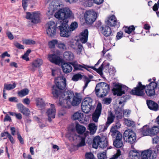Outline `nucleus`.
I'll return each instance as SVG.
<instances>
[{
  "instance_id": "obj_1",
  "label": "nucleus",
  "mask_w": 159,
  "mask_h": 159,
  "mask_svg": "<svg viewBox=\"0 0 159 159\" xmlns=\"http://www.w3.org/2000/svg\"><path fill=\"white\" fill-rule=\"evenodd\" d=\"M60 107L64 108H69L71 105L76 106L81 102V99L79 98L78 94L76 93L74 95L73 93L67 89V85L65 77L60 76Z\"/></svg>"
},
{
  "instance_id": "obj_2",
  "label": "nucleus",
  "mask_w": 159,
  "mask_h": 159,
  "mask_svg": "<svg viewBox=\"0 0 159 159\" xmlns=\"http://www.w3.org/2000/svg\"><path fill=\"white\" fill-rule=\"evenodd\" d=\"M72 14L71 10L69 8L64 7L60 8V36L68 35V19Z\"/></svg>"
},
{
  "instance_id": "obj_3",
  "label": "nucleus",
  "mask_w": 159,
  "mask_h": 159,
  "mask_svg": "<svg viewBox=\"0 0 159 159\" xmlns=\"http://www.w3.org/2000/svg\"><path fill=\"white\" fill-rule=\"evenodd\" d=\"M110 89V86L105 82L98 83L95 88V93L99 98H102L107 95Z\"/></svg>"
},
{
  "instance_id": "obj_4",
  "label": "nucleus",
  "mask_w": 159,
  "mask_h": 159,
  "mask_svg": "<svg viewBox=\"0 0 159 159\" xmlns=\"http://www.w3.org/2000/svg\"><path fill=\"white\" fill-rule=\"evenodd\" d=\"M70 64L73 67L74 70H82L83 68H84L87 70H88L89 68H91L95 70L99 74L101 75H103L102 70L103 68V65L102 64L101 66L99 67L97 69L95 68L94 67L89 66L84 64L82 65L79 64L77 61H73L70 62Z\"/></svg>"
},
{
  "instance_id": "obj_5",
  "label": "nucleus",
  "mask_w": 159,
  "mask_h": 159,
  "mask_svg": "<svg viewBox=\"0 0 159 159\" xmlns=\"http://www.w3.org/2000/svg\"><path fill=\"white\" fill-rule=\"evenodd\" d=\"M108 144V142L106 136L101 135V137L97 136L94 138L92 146L96 149L97 148L98 146L101 148H104L107 147Z\"/></svg>"
},
{
  "instance_id": "obj_6",
  "label": "nucleus",
  "mask_w": 159,
  "mask_h": 159,
  "mask_svg": "<svg viewBox=\"0 0 159 159\" xmlns=\"http://www.w3.org/2000/svg\"><path fill=\"white\" fill-rule=\"evenodd\" d=\"M93 99L90 97L84 98L81 103V109L85 113H88L91 109L94 108Z\"/></svg>"
},
{
  "instance_id": "obj_7",
  "label": "nucleus",
  "mask_w": 159,
  "mask_h": 159,
  "mask_svg": "<svg viewBox=\"0 0 159 159\" xmlns=\"http://www.w3.org/2000/svg\"><path fill=\"white\" fill-rule=\"evenodd\" d=\"M97 16V13L93 10L86 11L84 15L85 22L89 25L92 24L95 21Z\"/></svg>"
},
{
  "instance_id": "obj_8",
  "label": "nucleus",
  "mask_w": 159,
  "mask_h": 159,
  "mask_svg": "<svg viewBox=\"0 0 159 159\" xmlns=\"http://www.w3.org/2000/svg\"><path fill=\"white\" fill-rule=\"evenodd\" d=\"M89 133V132H86L84 134V137L81 135L78 136L75 134L73 133L69 137V139L71 141H76V140H79L80 142L77 144V147H82L85 145V137L88 135Z\"/></svg>"
},
{
  "instance_id": "obj_9",
  "label": "nucleus",
  "mask_w": 159,
  "mask_h": 159,
  "mask_svg": "<svg viewBox=\"0 0 159 159\" xmlns=\"http://www.w3.org/2000/svg\"><path fill=\"white\" fill-rule=\"evenodd\" d=\"M40 13L38 11L27 12L25 18L28 20H31V23L36 24L40 22Z\"/></svg>"
},
{
  "instance_id": "obj_10",
  "label": "nucleus",
  "mask_w": 159,
  "mask_h": 159,
  "mask_svg": "<svg viewBox=\"0 0 159 159\" xmlns=\"http://www.w3.org/2000/svg\"><path fill=\"white\" fill-rule=\"evenodd\" d=\"M47 25L48 27L46 30L47 34L51 37H54L56 34L57 29V24L54 21L48 22Z\"/></svg>"
},
{
  "instance_id": "obj_11",
  "label": "nucleus",
  "mask_w": 159,
  "mask_h": 159,
  "mask_svg": "<svg viewBox=\"0 0 159 159\" xmlns=\"http://www.w3.org/2000/svg\"><path fill=\"white\" fill-rule=\"evenodd\" d=\"M157 84L155 82H151L149 85L144 86V89L147 95L150 97L155 95V89L158 87Z\"/></svg>"
},
{
  "instance_id": "obj_12",
  "label": "nucleus",
  "mask_w": 159,
  "mask_h": 159,
  "mask_svg": "<svg viewBox=\"0 0 159 159\" xmlns=\"http://www.w3.org/2000/svg\"><path fill=\"white\" fill-rule=\"evenodd\" d=\"M144 85H143L141 82H139L136 87L134 88L130 92V93L137 96H143L144 94Z\"/></svg>"
},
{
  "instance_id": "obj_13",
  "label": "nucleus",
  "mask_w": 159,
  "mask_h": 159,
  "mask_svg": "<svg viewBox=\"0 0 159 159\" xmlns=\"http://www.w3.org/2000/svg\"><path fill=\"white\" fill-rule=\"evenodd\" d=\"M124 137L127 139V141L130 144L134 143L136 141V134L132 131L128 129L126 130L124 133Z\"/></svg>"
},
{
  "instance_id": "obj_14",
  "label": "nucleus",
  "mask_w": 159,
  "mask_h": 159,
  "mask_svg": "<svg viewBox=\"0 0 159 159\" xmlns=\"http://www.w3.org/2000/svg\"><path fill=\"white\" fill-rule=\"evenodd\" d=\"M60 76H58L55 78L54 82L55 85L52 86V93L54 97L55 98H57L60 95V81L59 78Z\"/></svg>"
},
{
  "instance_id": "obj_15",
  "label": "nucleus",
  "mask_w": 159,
  "mask_h": 159,
  "mask_svg": "<svg viewBox=\"0 0 159 159\" xmlns=\"http://www.w3.org/2000/svg\"><path fill=\"white\" fill-rule=\"evenodd\" d=\"M83 78L85 82V85L83 87V89L84 90L87 87L90 81L89 79L87 77L80 73H77L73 76L72 80L74 81H77L79 80H81Z\"/></svg>"
},
{
  "instance_id": "obj_16",
  "label": "nucleus",
  "mask_w": 159,
  "mask_h": 159,
  "mask_svg": "<svg viewBox=\"0 0 159 159\" xmlns=\"http://www.w3.org/2000/svg\"><path fill=\"white\" fill-rule=\"evenodd\" d=\"M157 152L153 148H150L149 149L145 150L141 153V159H148V157H150L151 156L152 157H155L154 154H156Z\"/></svg>"
},
{
  "instance_id": "obj_17",
  "label": "nucleus",
  "mask_w": 159,
  "mask_h": 159,
  "mask_svg": "<svg viewBox=\"0 0 159 159\" xmlns=\"http://www.w3.org/2000/svg\"><path fill=\"white\" fill-rule=\"evenodd\" d=\"M102 110V104L100 103H98L96 109L92 115V119L95 122H97L100 116Z\"/></svg>"
},
{
  "instance_id": "obj_18",
  "label": "nucleus",
  "mask_w": 159,
  "mask_h": 159,
  "mask_svg": "<svg viewBox=\"0 0 159 159\" xmlns=\"http://www.w3.org/2000/svg\"><path fill=\"white\" fill-rule=\"evenodd\" d=\"M115 118V116L114 115L111 111H110L107 116L106 125H102L100 126L102 128H104L102 131H104L107 129L108 127L113 122Z\"/></svg>"
},
{
  "instance_id": "obj_19",
  "label": "nucleus",
  "mask_w": 159,
  "mask_h": 159,
  "mask_svg": "<svg viewBox=\"0 0 159 159\" xmlns=\"http://www.w3.org/2000/svg\"><path fill=\"white\" fill-rule=\"evenodd\" d=\"M17 107L19 111L25 116H29L30 114V111L27 108L21 103L17 104Z\"/></svg>"
},
{
  "instance_id": "obj_20",
  "label": "nucleus",
  "mask_w": 159,
  "mask_h": 159,
  "mask_svg": "<svg viewBox=\"0 0 159 159\" xmlns=\"http://www.w3.org/2000/svg\"><path fill=\"white\" fill-rule=\"evenodd\" d=\"M129 89V88L125 85H121L119 88L113 89L114 93L115 95L117 94L118 96H121L122 94H125V92L128 91Z\"/></svg>"
},
{
  "instance_id": "obj_21",
  "label": "nucleus",
  "mask_w": 159,
  "mask_h": 159,
  "mask_svg": "<svg viewBox=\"0 0 159 159\" xmlns=\"http://www.w3.org/2000/svg\"><path fill=\"white\" fill-rule=\"evenodd\" d=\"M105 22L107 24L111 26H119V23L117 22L116 17L114 15L109 16L107 20L105 21Z\"/></svg>"
},
{
  "instance_id": "obj_22",
  "label": "nucleus",
  "mask_w": 159,
  "mask_h": 159,
  "mask_svg": "<svg viewBox=\"0 0 159 159\" xmlns=\"http://www.w3.org/2000/svg\"><path fill=\"white\" fill-rule=\"evenodd\" d=\"M51 6H52V7H50L48 12L49 13L51 12L52 14H53L56 10H57V11L55 14L54 16L58 19V20H60V9L57 8V7H60V4L55 5L52 3L50 4V7Z\"/></svg>"
},
{
  "instance_id": "obj_23",
  "label": "nucleus",
  "mask_w": 159,
  "mask_h": 159,
  "mask_svg": "<svg viewBox=\"0 0 159 159\" xmlns=\"http://www.w3.org/2000/svg\"><path fill=\"white\" fill-rule=\"evenodd\" d=\"M43 63V61L42 59L37 58L31 64V70L34 71L37 68L40 66Z\"/></svg>"
},
{
  "instance_id": "obj_24",
  "label": "nucleus",
  "mask_w": 159,
  "mask_h": 159,
  "mask_svg": "<svg viewBox=\"0 0 159 159\" xmlns=\"http://www.w3.org/2000/svg\"><path fill=\"white\" fill-rule=\"evenodd\" d=\"M140 151L136 150L130 151L129 153V158L130 159H139L141 157Z\"/></svg>"
},
{
  "instance_id": "obj_25",
  "label": "nucleus",
  "mask_w": 159,
  "mask_h": 159,
  "mask_svg": "<svg viewBox=\"0 0 159 159\" xmlns=\"http://www.w3.org/2000/svg\"><path fill=\"white\" fill-rule=\"evenodd\" d=\"M122 136L121 134H119L116 136V140L114 141V145L117 148L121 147L123 145Z\"/></svg>"
},
{
  "instance_id": "obj_26",
  "label": "nucleus",
  "mask_w": 159,
  "mask_h": 159,
  "mask_svg": "<svg viewBox=\"0 0 159 159\" xmlns=\"http://www.w3.org/2000/svg\"><path fill=\"white\" fill-rule=\"evenodd\" d=\"M88 31L87 29H85L80 35L79 37L80 42L82 43H86L88 40Z\"/></svg>"
},
{
  "instance_id": "obj_27",
  "label": "nucleus",
  "mask_w": 159,
  "mask_h": 159,
  "mask_svg": "<svg viewBox=\"0 0 159 159\" xmlns=\"http://www.w3.org/2000/svg\"><path fill=\"white\" fill-rule=\"evenodd\" d=\"M48 58L51 62L60 65V56H57L55 54H49Z\"/></svg>"
},
{
  "instance_id": "obj_28",
  "label": "nucleus",
  "mask_w": 159,
  "mask_h": 159,
  "mask_svg": "<svg viewBox=\"0 0 159 159\" xmlns=\"http://www.w3.org/2000/svg\"><path fill=\"white\" fill-rule=\"evenodd\" d=\"M63 72L66 74L70 72L73 69L72 65L70 62L69 63H65L61 66Z\"/></svg>"
},
{
  "instance_id": "obj_29",
  "label": "nucleus",
  "mask_w": 159,
  "mask_h": 159,
  "mask_svg": "<svg viewBox=\"0 0 159 159\" xmlns=\"http://www.w3.org/2000/svg\"><path fill=\"white\" fill-rule=\"evenodd\" d=\"M72 118L75 120H78L81 123L83 122L84 114L78 111L75 112L73 114Z\"/></svg>"
},
{
  "instance_id": "obj_30",
  "label": "nucleus",
  "mask_w": 159,
  "mask_h": 159,
  "mask_svg": "<svg viewBox=\"0 0 159 159\" xmlns=\"http://www.w3.org/2000/svg\"><path fill=\"white\" fill-rule=\"evenodd\" d=\"M147 104L148 108L151 110L157 111L158 110V104L154 101L149 100L147 101Z\"/></svg>"
},
{
  "instance_id": "obj_31",
  "label": "nucleus",
  "mask_w": 159,
  "mask_h": 159,
  "mask_svg": "<svg viewBox=\"0 0 159 159\" xmlns=\"http://www.w3.org/2000/svg\"><path fill=\"white\" fill-rule=\"evenodd\" d=\"M101 31L103 34L106 37L110 36L111 33V28L108 26H105L101 27Z\"/></svg>"
},
{
  "instance_id": "obj_32",
  "label": "nucleus",
  "mask_w": 159,
  "mask_h": 159,
  "mask_svg": "<svg viewBox=\"0 0 159 159\" xmlns=\"http://www.w3.org/2000/svg\"><path fill=\"white\" fill-rule=\"evenodd\" d=\"M64 59L66 61H71L74 58L73 54L70 52H66L63 54Z\"/></svg>"
},
{
  "instance_id": "obj_33",
  "label": "nucleus",
  "mask_w": 159,
  "mask_h": 159,
  "mask_svg": "<svg viewBox=\"0 0 159 159\" xmlns=\"http://www.w3.org/2000/svg\"><path fill=\"white\" fill-rule=\"evenodd\" d=\"M97 129V126L94 123H90L88 125V129L89 133L92 135L94 134Z\"/></svg>"
},
{
  "instance_id": "obj_34",
  "label": "nucleus",
  "mask_w": 159,
  "mask_h": 159,
  "mask_svg": "<svg viewBox=\"0 0 159 159\" xmlns=\"http://www.w3.org/2000/svg\"><path fill=\"white\" fill-rule=\"evenodd\" d=\"M142 134L143 136H150V129L147 125H144L141 129Z\"/></svg>"
},
{
  "instance_id": "obj_35",
  "label": "nucleus",
  "mask_w": 159,
  "mask_h": 159,
  "mask_svg": "<svg viewBox=\"0 0 159 159\" xmlns=\"http://www.w3.org/2000/svg\"><path fill=\"white\" fill-rule=\"evenodd\" d=\"M36 105L37 107L41 109L43 108L46 106V104L42 98H38L36 100Z\"/></svg>"
},
{
  "instance_id": "obj_36",
  "label": "nucleus",
  "mask_w": 159,
  "mask_h": 159,
  "mask_svg": "<svg viewBox=\"0 0 159 159\" xmlns=\"http://www.w3.org/2000/svg\"><path fill=\"white\" fill-rule=\"evenodd\" d=\"M150 136H154L157 134L159 132V126H154L150 129Z\"/></svg>"
},
{
  "instance_id": "obj_37",
  "label": "nucleus",
  "mask_w": 159,
  "mask_h": 159,
  "mask_svg": "<svg viewBox=\"0 0 159 159\" xmlns=\"http://www.w3.org/2000/svg\"><path fill=\"white\" fill-rule=\"evenodd\" d=\"M29 90L28 89H24L18 92V94L21 97H23L28 95L29 93Z\"/></svg>"
},
{
  "instance_id": "obj_38",
  "label": "nucleus",
  "mask_w": 159,
  "mask_h": 159,
  "mask_svg": "<svg viewBox=\"0 0 159 159\" xmlns=\"http://www.w3.org/2000/svg\"><path fill=\"white\" fill-rule=\"evenodd\" d=\"M16 84L15 82L12 84H5L3 89H4L5 91L6 90H10L14 89L16 87Z\"/></svg>"
},
{
  "instance_id": "obj_39",
  "label": "nucleus",
  "mask_w": 159,
  "mask_h": 159,
  "mask_svg": "<svg viewBox=\"0 0 159 159\" xmlns=\"http://www.w3.org/2000/svg\"><path fill=\"white\" fill-rule=\"evenodd\" d=\"M55 109H49L47 110L46 113L48 116L51 117L52 118H54L55 116Z\"/></svg>"
},
{
  "instance_id": "obj_40",
  "label": "nucleus",
  "mask_w": 159,
  "mask_h": 159,
  "mask_svg": "<svg viewBox=\"0 0 159 159\" xmlns=\"http://www.w3.org/2000/svg\"><path fill=\"white\" fill-rule=\"evenodd\" d=\"M76 127L77 133L79 134H83L85 131L86 130L85 127L79 124L76 125Z\"/></svg>"
},
{
  "instance_id": "obj_41",
  "label": "nucleus",
  "mask_w": 159,
  "mask_h": 159,
  "mask_svg": "<svg viewBox=\"0 0 159 159\" xmlns=\"http://www.w3.org/2000/svg\"><path fill=\"white\" fill-rule=\"evenodd\" d=\"M123 111L120 109H117L115 111V113L114 116L116 119L119 120L122 118V116Z\"/></svg>"
},
{
  "instance_id": "obj_42",
  "label": "nucleus",
  "mask_w": 159,
  "mask_h": 159,
  "mask_svg": "<svg viewBox=\"0 0 159 159\" xmlns=\"http://www.w3.org/2000/svg\"><path fill=\"white\" fill-rule=\"evenodd\" d=\"M58 43V41L56 39H53L49 41L48 43V46L50 48H54L56 44Z\"/></svg>"
},
{
  "instance_id": "obj_43",
  "label": "nucleus",
  "mask_w": 159,
  "mask_h": 159,
  "mask_svg": "<svg viewBox=\"0 0 159 159\" xmlns=\"http://www.w3.org/2000/svg\"><path fill=\"white\" fill-rule=\"evenodd\" d=\"M78 26V24L77 22H74L71 23V25L70 26V30H69V28L68 30L69 31V33L68 34V35L67 36H66V37H67L69 36V34L70 33V31H72L75 30L76 28ZM63 37H65V36H63Z\"/></svg>"
},
{
  "instance_id": "obj_44",
  "label": "nucleus",
  "mask_w": 159,
  "mask_h": 159,
  "mask_svg": "<svg viewBox=\"0 0 159 159\" xmlns=\"http://www.w3.org/2000/svg\"><path fill=\"white\" fill-rule=\"evenodd\" d=\"M117 128L113 126L112 127L111 129V132L112 133L111 135L112 136H116L119 134H121L117 130Z\"/></svg>"
},
{
  "instance_id": "obj_45",
  "label": "nucleus",
  "mask_w": 159,
  "mask_h": 159,
  "mask_svg": "<svg viewBox=\"0 0 159 159\" xmlns=\"http://www.w3.org/2000/svg\"><path fill=\"white\" fill-rule=\"evenodd\" d=\"M135 30V28L133 25H131L129 27H126L125 29L126 33L129 34Z\"/></svg>"
},
{
  "instance_id": "obj_46",
  "label": "nucleus",
  "mask_w": 159,
  "mask_h": 159,
  "mask_svg": "<svg viewBox=\"0 0 159 159\" xmlns=\"http://www.w3.org/2000/svg\"><path fill=\"white\" fill-rule=\"evenodd\" d=\"M106 157V151L100 152L97 154V157L98 159H104Z\"/></svg>"
},
{
  "instance_id": "obj_47",
  "label": "nucleus",
  "mask_w": 159,
  "mask_h": 159,
  "mask_svg": "<svg viewBox=\"0 0 159 159\" xmlns=\"http://www.w3.org/2000/svg\"><path fill=\"white\" fill-rule=\"evenodd\" d=\"M125 124L128 126H131L134 125V122L128 119H125Z\"/></svg>"
},
{
  "instance_id": "obj_48",
  "label": "nucleus",
  "mask_w": 159,
  "mask_h": 159,
  "mask_svg": "<svg viewBox=\"0 0 159 159\" xmlns=\"http://www.w3.org/2000/svg\"><path fill=\"white\" fill-rule=\"evenodd\" d=\"M26 45H34L36 43L35 41L30 39H25L24 41Z\"/></svg>"
},
{
  "instance_id": "obj_49",
  "label": "nucleus",
  "mask_w": 159,
  "mask_h": 159,
  "mask_svg": "<svg viewBox=\"0 0 159 159\" xmlns=\"http://www.w3.org/2000/svg\"><path fill=\"white\" fill-rule=\"evenodd\" d=\"M28 0H22V6L23 8L24 11L26 10L27 7L28 6L27 2Z\"/></svg>"
},
{
  "instance_id": "obj_50",
  "label": "nucleus",
  "mask_w": 159,
  "mask_h": 159,
  "mask_svg": "<svg viewBox=\"0 0 159 159\" xmlns=\"http://www.w3.org/2000/svg\"><path fill=\"white\" fill-rule=\"evenodd\" d=\"M85 157L87 159H94L93 154L91 152L87 153L85 154Z\"/></svg>"
},
{
  "instance_id": "obj_51",
  "label": "nucleus",
  "mask_w": 159,
  "mask_h": 159,
  "mask_svg": "<svg viewBox=\"0 0 159 159\" xmlns=\"http://www.w3.org/2000/svg\"><path fill=\"white\" fill-rule=\"evenodd\" d=\"M121 155V151L120 150H118L116 154L114 155L113 157L109 159H116Z\"/></svg>"
},
{
  "instance_id": "obj_52",
  "label": "nucleus",
  "mask_w": 159,
  "mask_h": 159,
  "mask_svg": "<svg viewBox=\"0 0 159 159\" xmlns=\"http://www.w3.org/2000/svg\"><path fill=\"white\" fill-rule=\"evenodd\" d=\"M103 101L104 104L108 105L111 102L112 99L110 98H104Z\"/></svg>"
},
{
  "instance_id": "obj_53",
  "label": "nucleus",
  "mask_w": 159,
  "mask_h": 159,
  "mask_svg": "<svg viewBox=\"0 0 159 159\" xmlns=\"http://www.w3.org/2000/svg\"><path fill=\"white\" fill-rule=\"evenodd\" d=\"M83 49V47L82 45L79 44L78 46V48L77 49V52L78 54H80Z\"/></svg>"
},
{
  "instance_id": "obj_54",
  "label": "nucleus",
  "mask_w": 159,
  "mask_h": 159,
  "mask_svg": "<svg viewBox=\"0 0 159 159\" xmlns=\"http://www.w3.org/2000/svg\"><path fill=\"white\" fill-rule=\"evenodd\" d=\"M23 103L25 105H29L30 102V100L27 97L24 99L22 101Z\"/></svg>"
},
{
  "instance_id": "obj_55",
  "label": "nucleus",
  "mask_w": 159,
  "mask_h": 159,
  "mask_svg": "<svg viewBox=\"0 0 159 159\" xmlns=\"http://www.w3.org/2000/svg\"><path fill=\"white\" fill-rule=\"evenodd\" d=\"M15 46L17 48L19 49H24V46L20 43L16 42L14 44Z\"/></svg>"
},
{
  "instance_id": "obj_56",
  "label": "nucleus",
  "mask_w": 159,
  "mask_h": 159,
  "mask_svg": "<svg viewBox=\"0 0 159 159\" xmlns=\"http://www.w3.org/2000/svg\"><path fill=\"white\" fill-rule=\"evenodd\" d=\"M6 34L8 38L11 40H12L14 38V36L9 31L6 32Z\"/></svg>"
},
{
  "instance_id": "obj_57",
  "label": "nucleus",
  "mask_w": 159,
  "mask_h": 159,
  "mask_svg": "<svg viewBox=\"0 0 159 159\" xmlns=\"http://www.w3.org/2000/svg\"><path fill=\"white\" fill-rule=\"evenodd\" d=\"M18 139L20 141V143L22 144H23L24 143L23 139L22 138L21 135L18 133L17 134Z\"/></svg>"
},
{
  "instance_id": "obj_58",
  "label": "nucleus",
  "mask_w": 159,
  "mask_h": 159,
  "mask_svg": "<svg viewBox=\"0 0 159 159\" xmlns=\"http://www.w3.org/2000/svg\"><path fill=\"white\" fill-rule=\"evenodd\" d=\"M158 8L159 9V0H158L157 4H155L152 8L153 10L155 11H157Z\"/></svg>"
},
{
  "instance_id": "obj_59",
  "label": "nucleus",
  "mask_w": 159,
  "mask_h": 159,
  "mask_svg": "<svg viewBox=\"0 0 159 159\" xmlns=\"http://www.w3.org/2000/svg\"><path fill=\"white\" fill-rule=\"evenodd\" d=\"M131 112V111L129 110H124L123 112V116L128 117V116L130 114Z\"/></svg>"
},
{
  "instance_id": "obj_60",
  "label": "nucleus",
  "mask_w": 159,
  "mask_h": 159,
  "mask_svg": "<svg viewBox=\"0 0 159 159\" xmlns=\"http://www.w3.org/2000/svg\"><path fill=\"white\" fill-rule=\"evenodd\" d=\"M4 121H10L11 122V119L10 116L8 114H6L5 116L4 119Z\"/></svg>"
},
{
  "instance_id": "obj_61",
  "label": "nucleus",
  "mask_w": 159,
  "mask_h": 159,
  "mask_svg": "<svg viewBox=\"0 0 159 159\" xmlns=\"http://www.w3.org/2000/svg\"><path fill=\"white\" fill-rule=\"evenodd\" d=\"M123 33L122 32L120 31L118 32L116 36V38L117 40L120 39L123 36Z\"/></svg>"
},
{
  "instance_id": "obj_62",
  "label": "nucleus",
  "mask_w": 159,
  "mask_h": 159,
  "mask_svg": "<svg viewBox=\"0 0 159 159\" xmlns=\"http://www.w3.org/2000/svg\"><path fill=\"white\" fill-rule=\"evenodd\" d=\"M9 101L10 102H18V100L17 99V98L15 97H12L10 98H9Z\"/></svg>"
},
{
  "instance_id": "obj_63",
  "label": "nucleus",
  "mask_w": 159,
  "mask_h": 159,
  "mask_svg": "<svg viewBox=\"0 0 159 159\" xmlns=\"http://www.w3.org/2000/svg\"><path fill=\"white\" fill-rule=\"evenodd\" d=\"M6 56L7 57H10V54H9L7 51L3 52L1 56V58L2 59H3Z\"/></svg>"
},
{
  "instance_id": "obj_64",
  "label": "nucleus",
  "mask_w": 159,
  "mask_h": 159,
  "mask_svg": "<svg viewBox=\"0 0 159 159\" xmlns=\"http://www.w3.org/2000/svg\"><path fill=\"white\" fill-rule=\"evenodd\" d=\"M153 143L157 144L159 142V137L156 136L153 139Z\"/></svg>"
}]
</instances>
